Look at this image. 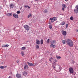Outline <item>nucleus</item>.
Returning <instances> with one entry per match:
<instances>
[{
  "label": "nucleus",
  "instance_id": "obj_1",
  "mask_svg": "<svg viewBox=\"0 0 78 78\" xmlns=\"http://www.w3.org/2000/svg\"><path fill=\"white\" fill-rule=\"evenodd\" d=\"M67 44L69 47H73V42L72 40L70 39H68L66 40Z\"/></svg>",
  "mask_w": 78,
  "mask_h": 78
},
{
  "label": "nucleus",
  "instance_id": "obj_2",
  "mask_svg": "<svg viewBox=\"0 0 78 78\" xmlns=\"http://www.w3.org/2000/svg\"><path fill=\"white\" fill-rule=\"evenodd\" d=\"M25 30L27 31H29L30 30V26L27 25H25L23 26Z\"/></svg>",
  "mask_w": 78,
  "mask_h": 78
},
{
  "label": "nucleus",
  "instance_id": "obj_3",
  "mask_svg": "<svg viewBox=\"0 0 78 78\" xmlns=\"http://www.w3.org/2000/svg\"><path fill=\"white\" fill-rule=\"evenodd\" d=\"M50 20L51 21L52 23H53L56 20V18L55 17H53V18H50Z\"/></svg>",
  "mask_w": 78,
  "mask_h": 78
},
{
  "label": "nucleus",
  "instance_id": "obj_4",
  "mask_svg": "<svg viewBox=\"0 0 78 78\" xmlns=\"http://www.w3.org/2000/svg\"><path fill=\"white\" fill-rule=\"evenodd\" d=\"M13 16L16 19H18V18H19V15L17 14H16V13L13 14Z\"/></svg>",
  "mask_w": 78,
  "mask_h": 78
},
{
  "label": "nucleus",
  "instance_id": "obj_5",
  "mask_svg": "<svg viewBox=\"0 0 78 78\" xmlns=\"http://www.w3.org/2000/svg\"><path fill=\"white\" fill-rule=\"evenodd\" d=\"M62 33L63 36H66V35L67 34V32H66V31L64 30H62Z\"/></svg>",
  "mask_w": 78,
  "mask_h": 78
},
{
  "label": "nucleus",
  "instance_id": "obj_6",
  "mask_svg": "<svg viewBox=\"0 0 78 78\" xmlns=\"http://www.w3.org/2000/svg\"><path fill=\"white\" fill-rule=\"evenodd\" d=\"M69 70L70 73H73V69L72 68H70Z\"/></svg>",
  "mask_w": 78,
  "mask_h": 78
},
{
  "label": "nucleus",
  "instance_id": "obj_7",
  "mask_svg": "<svg viewBox=\"0 0 78 78\" xmlns=\"http://www.w3.org/2000/svg\"><path fill=\"white\" fill-rule=\"evenodd\" d=\"M16 76L17 78H21V76H22L21 75L19 74H17L16 75Z\"/></svg>",
  "mask_w": 78,
  "mask_h": 78
},
{
  "label": "nucleus",
  "instance_id": "obj_8",
  "mask_svg": "<svg viewBox=\"0 0 78 78\" xmlns=\"http://www.w3.org/2000/svg\"><path fill=\"white\" fill-rule=\"evenodd\" d=\"M50 42L52 44H54L56 42V41L55 40H51Z\"/></svg>",
  "mask_w": 78,
  "mask_h": 78
},
{
  "label": "nucleus",
  "instance_id": "obj_9",
  "mask_svg": "<svg viewBox=\"0 0 78 78\" xmlns=\"http://www.w3.org/2000/svg\"><path fill=\"white\" fill-rule=\"evenodd\" d=\"M27 63L28 64V66H33V64L31 63H30L28 62H27Z\"/></svg>",
  "mask_w": 78,
  "mask_h": 78
},
{
  "label": "nucleus",
  "instance_id": "obj_10",
  "mask_svg": "<svg viewBox=\"0 0 78 78\" xmlns=\"http://www.w3.org/2000/svg\"><path fill=\"white\" fill-rule=\"evenodd\" d=\"M36 44L38 45H39L40 44V41L38 40H36Z\"/></svg>",
  "mask_w": 78,
  "mask_h": 78
},
{
  "label": "nucleus",
  "instance_id": "obj_11",
  "mask_svg": "<svg viewBox=\"0 0 78 78\" xmlns=\"http://www.w3.org/2000/svg\"><path fill=\"white\" fill-rule=\"evenodd\" d=\"M27 73H27V72L26 71H24V72L23 73V74L24 76H26V75H27Z\"/></svg>",
  "mask_w": 78,
  "mask_h": 78
},
{
  "label": "nucleus",
  "instance_id": "obj_12",
  "mask_svg": "<svg viewBox=\"0 0 78 78\" xmlns=\"http://www.w3.org/2000/svg\"><path fill=\"white\" fill-rule=\"evenodd\" d=\"M74 12L76 14H78V9H75L74 10Z\"/></svg>",
  "mask_w": 78,
  "mask_h": 78
},
{
  "label": "nucleus",
  "instance_id": "obj_13",
  "mask_svg": "<svg viewBox=\"0 0 78 78\" xmlns=\"http://www.w3.org/2000/svg\"><path fill=\"white\" fill-rule=\"evenodd\" d=\"M9 6L10 8H14V5L12 4H11L9 5Z\"/></svg>",
  "mask_w": 78,
  "mask_h": 78
},
{
  "label": "nucleus",
  "instance_id": "obj_14",
  "mask_svg": "<svg viewBox=\"0 0 78 78\" xmlns=\"http://www.w3.org/2000/svg\"><path fill=\"white\" fill-rule=\"evenodd\" d=\"M50 47L52 48H55V47H56V45H53V44H51L50 45Z\"/></svg>",
  "mask_w": 78,
  "mask_h": 78
},
{
  "label": "nucleus",
  "instance_id": "obj_15",
  "mask_svg": "<svg viewBox=\"0 0 78 78\" xmlns=\"http://www.w3.org/2000/svg\"><path fill=\"white\" fill-rule=\"evenodd\" d=\"M28 66L27 65H25L24 66V69H28Z\"/></svg>",
  "mask_w": 78,
  "mask_h": 78
},
{
  "label": "nucleus",
  "instance_id": "obj_16",
  "mask_svg": "<svg viewBox=\"0 0 78 78\" xmlns=\"http://www.w3.org/2000/svg\"><path fill=\"white\" fill-rule=\"evenodd\" d=\"M9 47V45L8 44H6V45L2 46V47H3L4 48H5V47Z\"/></svg>",
  "mask_w": 78,
  "mask_h": 78
},
{
  "label": "nucleus",
  "instance_id": "obj_17",
  "mask_svg": "<svg viewBox=\"0 0 78 78\" xmlns=\"http://www.w3.org/2000/svg\"><path fill=\"white\" fill-rule=\"evenodd\" d=\"M12 13H8L7 14V16L9 17L12 16Z\"/></svg>",
  "mask_w": 78,
  "mask_h": 78
},
{
  "label": "nucleus",
  "instance_id": "obj_18",
  "mask_svg": "<svg viewBox=\"0 0 78 78\" xmlns=\"http://www.w3.org/2000/svg\"><path fill=\"white\" fill-rule=\"evenodd\" d=\"M21 55L23 56H25V52L23 51H22L21 52Z\"/></svg>",
  "mask_w": 78,
  "mask_h": 78
},
{
  "label": "nucleus",
  "instance_id": "obj_19",
  "mask_svg": "<svg viewBox=\"0 0 78 78\" xmlns=\"http://www.w3.org/2000/svg\"><path fill=\"white\" fill-rule=\"evenodd\" d=\"M26 49V47H23L22 48L21 50H25Z\"/></svg>",
  "mask_w": 78,
  "mask_h": 78
},
{
  "label": "nucleus",
  "instance_id": "obj_20",
  "mask_svg": "<svg viewBox=\"0 0 78 78\" xmlns=\"http://www.w3.org/2000/svg\"><path fill=\"white\" fill-rule=\"evenodd\" d=\"M35 47L37 49H39V46L37 44H36L35 46Z\"/></svg>",
  "mask_w": 78,
  "mask_h": 78
},
{
  "label": "nucleus",
  "instance_id": "obj_21",
  "mask_svg": "<svg viewBox=\"0 0 78 78\" xmlns=\"http://www.w3.org/2000/svg\"><path fill=\"white\" fill-rule=\"evenodd\" d=\"M56 58H57V59H61V57L59 56L58 55H56Z\"/></svg>",
  "mask_w": 78,
  "mask_h": 78
},
{
  "label": "nucleus",
  "instance_id": "obj_22",
  "mask_svg": "<svg viewBox=\"0 0 78 78\" xmlns=\"http://www.w3.org/2000/svg\"><path fill=\"white\" fill-rule=\"evenodd\" d=\"M62 6L64 8H66L67 6H66V5L65 4H63L62 5Z\"/></svg>",
  "mask_w": 78,
  "mask_h": 78
},
{
  "label": "nucleus",
  "instance_id": "obj_23",
  "mask_svg": "<svg viewBox=\"0 0 78 78\" xmlns=\"http://www.w3.org/2000/svg\"><path fill=\"white\" fill-rule=\"evenodd\" d=\"M32 16V14L31 13H30L28 15L27 17L28 18H29L30 17H31Z\"/></svg>",
  "mask_w": 78,
  "mask_h": 78
},
{
  "label": "nucleus",
  "instance_id": "obj_24",
  "mask_svg": "<svg viewBox=\"0 0 78 78\" xmlns=\"http://www.w3.org/2000/svg\"><path fill=\"white\" fill-rule=\"evenodd\" d=\"M41 42V44H44V40H43L42 39L40 41Z\"/></svg>",
  "mask_w": 78,
  "mask_h": 78
},
{
  "label": "nucleus",
  "instance_id": "obj_25",
  "mask_svg": "<svg viewBox=\"0 0 78 78\" xmlns=\"http://www.w3.org/2000/svg\"><path fill=\"white\" fill-rule=\"evenodd\" d=\"M61 24L62 25H64L65 24V22H62L61 23Z\"/></svg>",
  "mask_w": 78,
  "mask_h": 78
},
{
  "label": "nucleus",
  "instance_id": "obj_26",
  "mask_svg": "<svg viewBox=\"0 0 78 78\" xmlns=\"http://www.w3.org/2000/svg\"><path fill=\"white\" fill-rule=\"evenodd\" d=\"M49 28L50 29H51V28H52V25H51V24L49 25Z\"/></svg>",
  "mask_w": 78,
  "mask_h": 78
},
{
  "label": "nucleus",
  "instance_id": "obj_27",
  "mask_svg": "<svg viewBox=\"0 0 78 78\" xmlns=\"http://www.w3.org/2000/svg\"><path fill=\"white\" fill-rule=\"evenodd\" d=\"M49 42H50V39H48L47 41V44H49Z\"/></svg>",
  "mask_w": 78,
  "mask_h": 78
},
{
  "label": "nucleus",
  "instance_id": "obj_28",
  "mask_svg": "<svg viewBox=\"0 0 78 78\" xmlns=\"http://www.w3.org/2000/svg\"><path fill=\"white\" fill-rule=\"evenodd\" d=\"M51 59H53V58L51 57L49 59V60L50 61V62L51 63Z\"/></svg>",
  "mask_w": 78,
  "mask_h": 78
},
{
  "label": "nucleus",
  "instance_id": "obj_29",
  "mask_svg": "<svg viewBox=\"0 0 78 78\" xmlns=\"http://www.w3.org/2000/svg\"><path fill=\"white\" fill-rule=\"evenodd\" d=\"M71 74L72 75H75V74H76V73L73 71V72L71 73Z\"/></svg>",
  "mask_w": 78,
  "mask_h": 78
},
{
  "label": "nucleus",
  "instance_id": "obj_30",
  "mask_svg": "<svg viewBox=\"0 0 78 78\" xmlns=\"http://www.w3.org/2000/svg\"><path fill=\"white\" fill-rule=\"evenodd\" d=\"M62 42L63 44H66V41H65V40H62Z\"/></svg>",
  "mask_w": 78,
  "mask_h": 78
},
{
  "label": "nucleus",
  "instance_id": "obj_31",
  "mask_svg": "<svg viewBox=\"0 0 78 78\" xmlns=\"http://www.w3.org/2000/svg\"><path fill=\"white\" fill-rule=\"evenodd\" d=\"M44 13H47V10L45 9L44 11Z\"/></svg>",
  "mask_w": 78,
  "mask_h": 78
},
{
  "label": "nucleus",
  "instance_id": "obj_32",
  "mask_svg": "<svg viewBox=\"0 0 78 78\" xmlns=\"http://www.w3.org/2000/svg\"><path fill=\"white\" fill-rule=\"evenodd\" d=\"M0 68L1 69H4V66H0Z\"/></svg>",
  "mask_w": 78,
  "mask_h": 78
},
{
  "label": "nucleus",
  "instance_id": "obj_33",
  "mask_svg": "<svg viewBox=\"0 0 78 78\" xmlns=\"http://www.w3.org/2000/svg\"><path fill=\"white\" fill-rule=\"evenodd\" d=\"M73 16H71L70 18V19L71 20H73Z\"/></svg>",
  "mask_w": 78,
  "mask_h": 78
},
{
  "label": "nucleus",
  "instance_id": "obj_34",
  "mask_svg": "<svg viewBox=\"0 0 78 78\" xmlns=\"http://www.w3.org/2000/svg\"><path fill=\"white\" fill-rule=\"evenodd\" d=\"M76 9H78V5H76Z\"/></svg>",
  "mask_w": 78,
  "mask_h": 78
},
{
  "label": "nucleus",
  "instance_id": "obj_35",
  "mask_svg": "<svg viewBox=\"0 0 78 78\" xmlns=\"http://www.w3.org/2000/svg\"><path fill=\"white\" fill-rule=\"evenodd\" d=\"M60 71H61V69H60V68H59V70H58V72H60Z\"/></svg>",
  "mask_w": 78,
  "mask_h": 78
},
{
  "label": "nucleus",
  "instance_id": "obj_36",
  "mask_svg": "<svg viewBox=\"0 0 78 78\" xmlns=\"http://www.w3.org/2000/svg\"><path fill=\"white\" fill-rule=\"evenodd\" d=\"M68 24H66V28H67V27H68Z\"/></svg>",
  "mask_w": 78,
  "mask_h": 78
},
{
  "label": "nucleus",
  "instance_id": "obj_37",
  "mask_svg": "<svg viewBox=\"0 0 78 78\" xmlns=\"http://www.w3.org/2000/svg\"><path fill=\"white\" fill-rule=\"evenodd\" d=\"M17 14H20V11H18L17 12Z\"/></svg>",
  "mask_w": 78,
  "mask_h": 78
},
{
  "label": "nucleus",
  "instance_id": "obj_38",
  "mask_svg": "<svg viewBox=\"0 0 78 78\" xmlns=\"http://www.w3.org/2000/svg\"><path fill=\"white\" fill-rule=\"evenodd\" d=\"M28 6L27 5H25L24 6V7L25 8H27V7H28Z\"/></svg>",
  "mask_w": 78,
  "mask_h": 78
},
{
  "label": "nucleus",
  "instance_id": "obj_39",
  "mask_svg": "<svg viewBox=\"0 0 78 78\" xmlns=\"http://www.w3.org/2000/svg\"><path fill=\"white\" fill-rule=\"evenodd\" d=\"M36 63H34V64H33V66H36Z\"/></svg>",
  "mask_w": 78,
  "mask_h": 78
},
{
  "label": "nucleus",
  "instance_id": "obj_40",
  "mask_svg": "<svg viewBox=\"0 0 78 78\" xmlns=\"http://www.w3.org/2000/svg\"><path fill=\"white\" fill-rule=\"evenodd\" d=\"M64 7L62 8V10H63V11H64Z\"/></svg>",
  "mask_w": 78,
  "mask_h": 78
},
{
  "label": "nucleus",
  "instance_id": "obj_41",
  "mask_svg": "<svg viewBox=\"0 0 78 78\" xmlns=\"http://www.w3.org/2000/svg\"><path fill=\"white\" fill-rule=\"evenodd\" d=\"M55 62H57V60L56 59H55Z\"/></svg>",
  "mask_w": 78,
  "mask_h": 78
},
{
  "label": "nucleus",
  "instance_id": "obj_42",
  "mask_svg": "<svg viewBox=\"0 0 78 78\" xmlns=\"http://www.w3.org/2000/svg\"><path fill=\"white\" fill-rule=\"evenodd\" d=\"M55 68H56L55 67H54L53 68V69H54V70H55Z\"/></svg>",
  "mask_w": 78,
  "mask_h": 78
},
{
  "label": "nucleus",
  "instance_id": "obj_43",
  "mask_svg": "<svg viewBox=\"0 0 78 78\" xmlns=\"http://www.w3.org/2000/svg\"><path fill=\"white\" fill-rule=\"evenodd\" d=\"M27 7H28V8H29V9H30V6H28Z\"/></svg>",
  "mask_w": 78,
  "mask_h": 78
},
{
  "label": "nucleus",
  "instance_id": "obj_44",
  "mask_svg": "<svg viewBox=\"0 0 78 78\" xmlns=\"http://www.w3.org/2000/svg\"><path fill=\"white\" fill-rule=\"evenodd\" d=\"M2 9V7H0V9Z\"/></svg>",
  "mask_w": 78,
  "mask_h": 78
},
{
  "label": "nucleus",
  "instance_id": "obj_45",
  "mask_svg": "<svg viewBox=\"0 0 78 78\" xmlns=\"http://www.w3.org/2000/svg\"><path fill=\"white\" fill-rule=\"evenodd\" d=\"M6 67H7L6 66H5L4 67V68H6Z\"/></svg>",
  "mask_w": 78,
  "mask_h": 78
},
{
  "label": "nucleus",
  "instance_id": "obj_46",
  "mask_svg": "<svg viewBox=\"0 0 78 78\" xmlns=\"http://www.w3.org/2000/svg\"><path fill=\"white\" fill-rule=\"evenodd\" d=\"M19 61H17V62L18 63H19Z\"/></svg>",
  "mask_w": 78,
  "mask_h": 78
},
{
  "label": "nucleus",
  "instance_id": "obj_47",
  "mask_svg": "<svg viewBox=\"0 0 78 78\" xmlns=\"http://www.w3.org/2000/svg\"><path fill=\"white\" fill-rule=\"evenodd\" d=\"M65 0V1H68V0Z\"/></svg>",
  "mask_w": 78,
  "mask_h": 78
},
{
  "label": "nucleus",
  "instance_id": "obj_48",
  "mask_svg": "<svg viewBox=\"0 0 78 78\" xmlns=\"http://www.w3.org/2000/svg\"><path fill=\"white\" fill-rule=\"evenodd\" d=\"M35 1H38V0H35Z\"/></svg>",
  "mask_w": 78,
  "mask_h": 78
},
{
  "label": "nucleus",
  "instance_id": "obj_49",
  "mask_svg": "<svg viewBox=\"0 0 78 78\" xmlns=\"http://www.w3.org/2000/svg\"><path fill=\"white\" fill-rule=\"evenodd\" d=\"M77 31H78V30H77Z\"/></svg>",
  "mask_w": 78,
  "mask_h": 78
},
{
  "label": "nucleus",
  "instance_id": "obj_50",
  "mask_svg": "<svg viewBox=\"0 0 78 78\" xmlns=\"http://www.w3.org/2000/svg\"><path fill=\"white\" fill-rule=\"evenodd\" d=\"M19 0H17V1H19Z\"/></svg>",
  "mask_w": 78,
  "mask_h": 78
},
{
  "label": "nucleus",
  "instance_id": "obj_51",
  "mask_svg": "<svg viewBox=\"0 0 78 78\" xmlns=\"http://www.w3.org/2000/svg\"><path fill=\"white\" fill-rule=\"evenodd\" d=\"M49 24H50V23H49Z\"/></svg>",
  "mask_w": 78,
  "mask_h": 78
},
{
  "label": "nucleus",
  "instance_id": "obj_52",
  "mask_svg": "<svg viewBox=\"0 0 78 78\" xmlns=\"http://www.w3.org/2000/svg\"><path fill=\"white\" fill-rule=\"evenodd\" d=\"M54 63H55V62H54Z\"/></svg>",
  "mask_w": 78,
  "mask_h": 78
}]
</instances>
